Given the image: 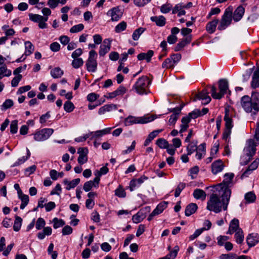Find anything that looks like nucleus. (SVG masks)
Segmentation results:
<instances>
[{
  "label": "nucleus",
  "instance_id": "f03ea898",
  "mask_svg": "<svg viewBox=\"0 0 259 259\" xmlns=\"http://www.w3.org/2000/svg\"><path fill=\"white\" fill-rule=\"evenodd\" d=\"M234 175L233 173H226L224 175V179L222 183L219 184L213 187L218 191L222 192V194H225L228 197L231 196V190L230 189L233 185V179Z\"/></svg>",
  "mask_w": 259,
  "mask_h": 259
},
{
  "label": "nucleus",
  "instance_id": "3c124183",
  "mask_svg": "<svg viewBox=\"0 0 259 259\" xmlns=\"http://www.w3.org/2000/svg\"><path fill=\"white\" fill-rule=\"evenodd\" d=\"M52 222L53 223V227L55 229H57L62 227L65 224V222L63 220L58 219L57 218H54L53 219Z\"/></svg>",
  "mask_w": 259,
  "mask_h": 259
},
{
  "label": "nucleus",
  "instance_id": "bf43d9fd",
  "mask_svg": "<svg viewBox=\"0 0 259 259\" xmlns=\"http://www.w3.org/2000/svg\"><path fill=\"white\" fill-rule=\"evenodd\" d=\"M126 28V23L124 21H122L119 23L115 28V31L117 33L121 32L124 30Z\"/></svg>",
  "mask_w": 259,
  "mask_h": 259
},
{
  "label": "nucleus",
  "instance_id": "0e129e2a",
  "mask_svg": "<svg viewBox=\"0 0 259 259\" xmlns=\"http://www.w3.org/2000/svg\"><path fill=\"white\" fill-rule=\"evenodd\" d=\"M18 120H14L12 121L10 124V132L12 134H16L18 131Z\"/></svg>",
  "mask_w": 259,
  "mask_h": 259
},
{
  "label": "nucleus",
  "instance_id": "393cba45",
  "mask_svg": "<svg viewBox=\"0 0 259 259\" xmlns=\"http://www.w3.org/2000/svg\"><path fill=\"white\" fill-rule=\"evenodd\" d=\"M247 244L249 247L255 246L259 242V235L257 234H250L246 237Z\"/></svg>",
  "mask_w": 259,
  "mask_h": 259
},
{
  "label": "nucleus",
  "instance_id": "4c0bfd02",
  "mask_svg": "<svg viewBox=\"0 0 259 259\" xmlns=\"http://www.w3.org/2000/svg\"><path fill=\"white\" fill-rule=\"evenodd\" d=\"M167 206V203L162 202L160 203L153 211V214L158 215L161 213Z\"/></svg>",
  "mask_w": 259,
  "mask_h": 259
},
{
  "label": "nucleus",
  "instance_id": "69168bd1",
  "mask_svg": "<svg viewBox=\"0 0 259 259\" xmlns=\"http://www.w3.org/2000/svg\"><path fill=\"white\" fill-rule=\"evenodd\" d=\"M209 110L207 108H203L201 110L200 109H195V118L202 116L207 114Z\"/></svg>",
  "mask_w": 259,
  "mask_h": 259
},
{
  "label": "nucleus",
  "instance_id": "a18cd8bd",
  "mask_svg": "<svg viewBox=\"0 0 259 259\" xmlns=\"http://www.w3.org/2000/svg\"><path fill=\"white\" fill-rule=\"evenodd\" d=\"M145 29L142 27H140L137 29H136L133 34L132 38L134 40H137L141 35L144 32Z\"/></svg>",
  "mask_w": 259,
  "mask_h": 259
},
{
  "label": "nucleus",
  "instance_id": "13d9d810",
  "mask_svg": "<svg viewBox=\"0 0 259 259\" xmlns=\"http://www.w3.org/2000/svg\"><path fill=\"white\" fill-rule=\"evenodd\" d=\"M46 225V222L45 220L42 218H39L36 222L35 228L37 230H41L42 228H44Z\"/></svg>",
  "mask_w": 259,
  "mask_h": 259
},
{
  "label": "nucleus",
  "instance_id": "f257e3e1",
  "mask_svg": "<svg viewBox=\"0 0 259 259\" xmlns=\"http://www.w3.org/2000/svg\"><path fill=\"white\" fill-rule=\"evenodd\" d=\"M212 191L213 193L207 202V208L215 213L221 211L222 209L227 210L231 196L228 198L226 194H222L221 191H218L213 188Z\"/></svg>",
  "mask_w": 259,
  "mask_h": 259
},
{
  "label": "nucleus",
  "instance_id": "4be33fe9",
  "mask_svg": "<svg viewBox=\"0 0 259 259\" xmlns=\"http://www.w3.org/2000/svg\"><path fill=\"white\" fill-rule=\"evenodd\" d=\"M259 164V159H256L253 162H252L246 169V170L242 174L241 178L243 179L245 177H247L252 171L256 169Z\"/></svg>",
  "mask_w": 259,
  "mask_h": 259
},
{
  "label": "nucleus",
  "instance_id": "ea45409f",
  "mask_svg": "<svg viewBox=\"0 0 259 259\" xmlns=\"http://www.w3.org/2000/svg\"><path fill=\"white\" fill-rule=\"evenodd\" d=\"M244 199L246 203H252L255 201L256 196L253 192H249L245 194Z\"/></svg>",
  "mask_w": 259,
  "mask_h": 259
},
{
  "label": "nucleus",
  "instance_id": "9b49d317",
  "mask_svg": "<svg viewBox=\"0 0 259 259\" xmlns=\"http://www.w3.org/2000/svg\"><path fill=\"white\" fill-rule=\"evenodd\" d=\"M208 94V91L206 88L198 91V94L195 93V101L197 100H200L202 105L208 104L211 100Z\"/></svg>",
  "mask_w": 259,
  "mask_h": 259
},
{
  "label": "nucleus",
  "instance_id": "f3484780",
  "mask_svg": "<svg viewBox=\"0 0 259 259\" xmlns=\"http://www.w3.org/2000/svg\"><path fill=\"white\" fill-rule=\"evenodd\" d=\"M77 153L79 154L77 161L80 164H83L88 161V149L87 148H79L78 149Z\"/></svg>",
  "mask_w": 259,
  "mask_h": 259
},
{
  "label": "nucleus",
  "instance_id": "7c9ffc66",
  "mask_svg": "<svg viewBox=\"0 0 259 259\" xmlns=\"http://www.w3.org/2000/svg\"><path fill=\"white\" fill-rule=\"evenodd\" d=\"M184 8L183 4L180 3L176 5L172 10V14H178V16L180 17L186 14L185 11L184 10Z\"/></svg>",
  "mask_w": 259,
  "mask_h": 259
},
{
  "label": "nucleus",
  "instance_id": "cd10ccee",
  "mask_svg": "<svg viewBox=\"0 0 259 259\" xmlns=\"http://www.w3.org/2000/svg\"><path fill=\"white\" fill-rule=\"evenodd\" d=\"M80 182V179L79 178L75 179L71 181H69L67 179H65L63 181L64 184L66 185V189L67 190H69L71 189L75 188Z\"/></svg>",
  "mask_w": 259,
  "mask_h": 259
},
{
  "label": "nucleus",
  "instance_id": "37998d69",
  "mask_svg": "<svg viewBox=\"0 0 259 259\" xmlns=\"http://www.w3.org/2000/svg\"><path fill=\"white\" fill-rule=\"evenodd\" d=\"M193 145L192 144H190L187 146V150H188V153L187 155L186 154H183L181 156V160L184 163H186L188 162L189 161V158L188 157V155H191L192 153H193L194 150L193 149Z\"/></svg>",
  "mask_w": 259,
  "mask_h": 259
},
{
  "label": "nucleus",
  "instance_id": "58836bf2",
  "mask_svg": "<svg viewBox=\"0 0 259 259\" xmlns=\"http://www.w3.org/2000/svg\"><path fill=\"white\" fill-rule=\"evenodd\" d=\"M218 23V20H213L209 22L206 25V30L209 33H212L215 30L217 25Z\"/></svg>",
  "mask_w": 259,
  "mask_h": 259
},
{
  "label": "nucleus",
  "instance_id": "9d476101",
  "mask_svg": "<svg viewBox=\"0 0 259 259\" xmlns=\"http://www.w3.org/2000/svg\"><path fill=\"white\" fill-rule=\"evenodd\" d=\"M52 128H44L37 131L34 135V139L36 141H44L47 140L53 133Z\"/></svg>",
  "mask_w": 259,
  "mask_h": 259
},
{
  "label": "nucleus",
  "instance_id": "aec40b11",
  "mask_svg": "<svg viewBox=\"0 0 259 259\" xmlns=\"http://www.w3.org/2000/svg\"><path fill=\"white\" fill-rule=\"evenodd\" d=\"M194 114V111H192L191 113L189 114V115L187 116L184 117L182 119V124L181 125V129L180 130V133H182L186 131L188 127V124L190 122L191 119L192 118V115Z\"/></svg>",
  "mask_w": 259,
  "mask_h": 259
},
{
  "label": "nucleus",
  "instance_id": "8fccbe9b",
  "mask_svg": "<svg viewBox=\"0 0 259 259\" xmlns=\"http://www.w3.org/2000/svg\"><path fill=\"white\" fill-rule=\"evenodd\" d=\"M156 144L161 149H165L168 146V142L163 138H160L157 140Z\"/></svg>",
  "mask_w": 259,
  "mask_h": 259
},
{
  "label": "nucleus",
  "instance_id": "4d7b16f0",
  "mask_svg": "<svg viewBox=\"0 0 259 259\" xmlns=\"http://www.w3.org/2000/svg\"><path fill=\"white\" fill-rule=\"evenodd\" d=\"M84 28V25L82 24H79L72 26L70 29V32L71 33H77L81 31Z\"/></svg>",
  "mask_w": 259,
  "mask_h": 259
},
{
  "label": "nucleus",
  "instance_id": "c03bdc74",
  "mask_svg": "<svg viewBox=\"0 0 259 259\" xmlns=\"http://www.w3.org/2000/svg\"><path fill=\"white\" fill-rule=\"evenodd\" d=\"M206 198L205 192L201 189H195V199L204 200Z\"/></svg>",
  "mask_w": 259,
  "mask_h": 259
},
{
  "label": "nucleus",
  "instance_id": "49530a36",
  "mask_svg": "<svg viewBox=\"0 0 259 259\" xmlns=\"http://www.w3.org/2000/svg\"><path fill=\"white\" fill-rule=\"evenodd\" d=\"M109 171V169L106 166H103L99 170H96L94 172L95 178H98L100 179V177L102 175H106Z\"/></svg>",
  "mask_w": 259,
  "mask_h": 259
},
{
  "label": "nucleus",
  "instance_id": "2eb2a0df",
  "mask_svg": "<svg viewBox=\"0 0 259 259\" xmlns=\"http://www.w3.org/2000/svg\"><path fill=\"white\" fill-rule=\"evenodd\" d=\"M149 210L150 208L148 207L140 210L136 214L133 216V222L136 224L141 222L146 217V211H149Z\"/></svg>",
  "mask_w": 259,
  "mask_h": 259
},
{
  "label": "nucleus",
  "instance_id": "864d4df0",
  "mask_svg": "<svg viewBox=\"0 0 259 259\" xmlns=\"http://www.w3.org/2000/svg\"><path fill=\"white\" fill-rule=\"evenodd\" d=\"M29 19L33 22L38 23L42 19H44L45 17L38 14H30L29 15Z\"/></svg>",
  "mask_w": 259,
  "mask_h": 259
},
{
  "label": "nucleus",
  "instance_id": "c9c22d12",
  "mask_svg": "<svg viewBox=\"0 0 259 259\" xmlns=\"http://www.w3.org/2000/svg\"><path fill=\"white\" fill-rule=\"evenodd\" d=\"M25 52L26 55H30L34 50V47L30 41H26L24 42Z\"/></svg>",
  "mask_w": 259,
  "mask_h": 259
},
{
  "label": "nucleus",
  "instance_id": "774afa93",
  "mask_svg": "<svg viewBox=\"0 0 259 259\" xmlns=\"http://www.w3.org/2000/svg\"><path fill=\"white\" fill-rule=\"evenodd\" d=\"M250 99L253 103H256L257 107L259 109V93L254 92L252 94Z\"/></svg>",
  "mask_w": 259,
  "mask_h": 259
},
{
  "label": "nucleus",
  "instance_id": "79ce46f5",
  "mask_svg": "<svg viewBox=\"0 0 259 259\" xmlns=\"http://www.w3.org/2000/svg\"><path fill=\"white\" fill-rule=\"evenodd\" d=\"M22 219L21 217L16 215L14 223L13 229L15 231H19L22 226Z\"/></svg>",
  "mask_w": 259,
  "mask_h": 259
},
{
  "label": "nucleus",
  "instance_id": "a19ab883",
  "mask_svg": "<svg viewBox=\"0 0 259 259\" xmlns=\"http://www.w3.org/2000/svg\"><path fill=\"white\" fill-rule=\"evenodd\" d=\"M235 239L237 243L241 244L244 240V234L242 229H239V231L235 233Z\"/></svg>",
  "mask_w": 259,
  "mask_h": 259
},
{
  "label": "nucleus",
  "instance_id": "412c9836",
  "mask_svg": "<svg viewBox=\"0 0 259 259\" xmlns=\"http://www.w3.org/2000/svg\"><path fill=\"white\" fill-rule=\"evenodd\" d=\"M245 13V9L242 6H238L234 11L232 15L233 20L235 22L239 21L243 17Z\"/></svg>",
  "mask_w": 259,
  "mask_h": 259
},
{
  "label": "nucleus",
  "instance_id": "473e14b6",
  "mask_svg": "<svg viewBox=\"0 0 259 259\" xmlns=\"http://www.w3.org/2000/svg\"><path fill=\"white\" fill-rule=\"evenodd\" d=\"M11 74V70L8 69L6 65H4L0 66V79L4 77H9Z\"/></svg>",
  "mask_w": 259,
  "mask_h": 259
},
{
  "label": "nucleus",
  "instance_id": "5701e85b",
  "mask_svg": "<svg viewBox=\"0 0 259 259\" xmlns=\"http://www.w3.org/2000/svg\"><path fill=\"white\" fill-rule=\"evenodd\" d=\"M241 229L239 227V220L237 219H233L230 223L228 231L227 232L228 234H232Z\"/></svg>",
  "mask_w": 259,
  "mask_h": 259
},
{
  "label": "nucleus",
  "instance_id": "ddd939ff",
  "mask_svg": "<svg viewBox=\"0 0 259 259\" xmlns=\"http://www.w3.org/2000/svg\"><path fill=\"white\" fill-rule=\"evenodd\" d=\"M147 180H148V177L144 175L138 179L132 180L130 181L129 186L130 191H133L136 188L139 187Z\"/></svg>",
  "mask_w": 259,
  "mask_h": 259
},
{
  "label": "nucleus",
  "instance_id": "39448f33",
  "mask_svg": "<svg viewBox=\"0 0 259 259\" xmlns=\"http://www.w3.org/2000/svg\"><path fill=\"white\" fill-rule=\"evenodd\" d=\"M219 92H217V88L214 85L211 87V96L215 99H221L229 90L228 82L227 80L222 79L219 81Z\"/></svg>",
  "mask_w": 259,
  "mask_h": 259
},
{
  "label": "nucleus",
  "instance_id": "052dcab7",
  "mask_svg": "<svg viewBox=\"0 0 259 259\" xmlns=\"http://www.w3.org/2000/svg\"><path fill=\"white\" fill-rule=\"evenodd\" d=\"M22 75L18 74L15 76L11 81V85L12 87H16L18 85L19 82L21 80Z\"/></svg>",
  "mask_w": 259,
  "mask_h": 259
},
{
  "label": "nucleus",
  "instance_id": "338daca9",
  "mask_svg": "<svg viewBox=\"0 0 259 259\" xmlns=\"http://www.w3.org/2000/svg\"><path fill=\"white\" fill-rule=\"evenodd\" d=\"M172 6L170 4H166L161 6L160 11L162 13L166 14L171 10Z\"/></svg>",
  "mask_w": 259,
  "mask_h": 259
},
{
  "label": "nucleus",
  "instance_id": "5fc2aeb1",
  "mask_svg": "<svg viewBox=\"0 0 259 259\" xmlns=\"http://www.w3.org/2000/svg\"><path fill=\"white\" fill-rule=\"evenodd\" d=\"M175 65L174 62H172L171 58H167L162 64V67L168 68L173 67Z\"/></svg>",
  "mask_w": 259,
  "mask_h": 259
},
{
  "label": "nucleus",
  "instance_id": "dca6fc26",
  "mask_svg": "<svg viewBox=\"0 0 259 259\" xmlns=\"http://www.w3.org/2000/svg\"><path fill=\"white\" fill-rule=\"evenodd\" d=\"M111 40L109 38L105 39L103 44L100 46L99 54L100 56H104L109 52L111 48Z\"/></svg>",
  "mask_w": 259,
  "mask_h": 259
},
{
  "label": "nucleus",
  "instance_id": "72a5a7b5",
  "mask_svg": "<svg viewBox=\"0 0 259 259\" xmlns=\"http://www.w3.org/2000/svg\"><path fill=\"white\" fill-rule=\"evenodd\" d=\"M179 250V247L177 245L175 246L172 251L164 257H160L158 259H174L177 255L178 252Z\"/></svg>",
  "mask_w": 259,
  "mask_h": 259
},
{
  "label": "nucleus",
  "instance_id": "0eeeda50",
  "mask_svg": "<svg viewBox=\"0 0 259 259\" xmlns=\"http://www.w3.org/2000/svg\"><path fill=\"white\" fill-rule=\"evenodd\" d=\"M241 104L243 109L246 112H253L255 113L259 111L257 104L253 103L248 96H244L242 97Z\"/></svg>",
  "mask_w": 259,
  "mask_h": 259
},
{
  "label": "nucleus",
  "instance_id": "a211bd4d",
  "mask_svg": "<svg viewBox=\"0 0 259 259\" xmlns=\"http://www.w3.org/2000/svg\"><path fill=\"white\" fill-rule=\"evenodd\" d=\"M107 15L111 16L112 21H117L121 18L122 13L119 8H113L108 11Z\"/></svg>",
  "mask_w": 259,
  "mask_h": 259
},
{
  "label": "nucleus",
  "instance_id": "6e6d98bb",
  "mask_svg": "<svg viewBox=\"0 0 259 259\" xmlns=\"http://www.w3.org/2000/svg\"><path fill=\"white\" fill-rule=\"evenodd\" d=\"M185 215L186 216H190L194 213V203H191L189 204L185 209Z\"/></svg>",
  "mask_w": 259,
  "mask_h": 259
},
{
  "label": "nucleus",
  "instance_id": "680f3d73",
  "mask_svg": "<svg viewBox=\"0 0 259 259\" xmlns=\"http://www.w3.org/2000/svg\"><path fill=\"white\" fill-rule=\"evenodd\" d=\"M87 135L88 136V139H90V140H98L101 137H100V135L99 134V132H98V131L96 132H90L88 134H87Z\"/></svg>",
  "mask_w": 259,
  "mask_h": 259
},
{
  "label": "nucleus",
  "instance_id": "bb28decb",
  "mask_svg": "<svg viewBox=\"0 0 259 259\" xmlns=\"http://www.w3.org/2000/svg\"><path fill=\"white\" fill-rule=\"evenodd\" d=\"M30 155L31 153L29 150L28 149V148H26V156H23L22 157L18 158L17 160L13 164L12 167L18 166L23 164L29 158Z\"/></svg>",
  "mask_w": 259,
  "mask_h": 259
},
{
  "label": "nucleus",
  "instance_id": "e433bc0d",
  "mask_svg": "<svg viewBox=\"0 0 259 259\" xmlns=\"http://www.w3.org/2000/svg\"><path fill=\"white\" fill-rule=\"evenodd\" d=\"M251 87L253 88H256L259 87V70L255 71L253 73Z\"/></svg>",
  "mask_w": 259,
  "mask_h": 259
},
{
  "label": "nucleus",
  "instance_id": "de8ad7c7",
  "mask_svg": "<svg viewBox=\"0 0 259 259\" xmlns=\"http://www.w3.org/2000/svg\"><path fill=\"white\" fill-rule=\"evenodd\" d=\"M74 108L75 106L71 102L67 101L64 103V109L66 112L68 113L71 112L73 111Z\"/></svg>",
  "mask_w": 259,
  "mask_h": 259
},
{
  "label": "nucleus",
  "instance_id": "1a4fd4ad",
  "mask_svg": "<svg viewBox=\"0 0 259 259\" xmlns=\"http://www.w3.org/2000/svg\"><path fill=\"white\" fill-rule=\"evenodd\" d=\"M232 8L229 7L226 10L222 16L220 25L218 26V29L220 30L225 29L231 23L233 19Z\"/></svg>",
  "mask_w": 259,
  "mask_h": 259
},
{
  "label": "nucleus",
  "instance_id": "6e6552de",
  "mask_svg": "<svg viewBox=\"0 0 259 259\" xmlns=\"http://www.w3.org/2000/svg\"><path fill=\"white\" fill-rule=\"evenodd\" d=\"M97 54L94 50L90 51L89 54V57L86 61L85 65L87 69L89 72H95L97 69Z\"/></svg>",
  "mask_w": 259,
  "mask_h": 259
},
{
  "label": "nucleus",
  "instance_id": "f704fd0d",
  "mask_svg": "<svg viewBox=\"0 0 259 259\" xmlns=\"http://www.w3.org/2000/svg\"><path fill=\"white\" fill-rule=\"evenodd\" d=\"M51 75L54 78H60L64 73L63 71L59 67H55L51 71Z\"/></svg>",
  "mask_w": 259,
  "mask_h": 259
},
{
  "label": "nucleus",
  "instance_id": "7ed1b4c3",
  "mask_svg": "<svg viewBox=\"0 0 259 259\" xmlns=\"http://www.w3.org/2000/svg\"><path fill=\"white\" fill-rule=\"evenodd\" d=\"M256 146L253 139H249L247 141L246 146L243 150L244 154L241 156L240 159V164L241 165H246L250 161L251 157L255 153Z\"/></svg>",
  "mask_w": 259,
  "mask_h": 259
},
{
  "label": "nucleus",
  "instance_id": "20e7f679",
  "mask_svg": "<svg viewBox=\"0 0 259 259\" xmlns=\"http://www.w3.org/2000/svg\"><path fill=\"white\" fill-rule=\"evenodd\" d=\"M150 83L151 81L147 76H142L138 79L132 89L139 95L147 94L148 93Z\"/></svg>",
  "mask_w": 259,
  "mask_h": 259
},
{
  "label": "nucleus",
  "instance_id": "603ef678",
  "mask_svg": "<svg viewBox=\"0 0 259 259\" xmlns=\"http://www.w3.org/2000/svg\"><path fill=\"white\" fill-rule=\"evenodd\" d=\"M115 195L118 197L124 198L126 196V192L124 189L119 185L115 190Z\"/></svg>",
  "mask_w": 259,
  "mask_h": 259
},
{
  "label": "nucleus",
  "instance_id": "c85d7f7f",
  "mask_svg": "<svg viewBox=\"0 0 259 259\" xmlns=\"http://www.w3.org/2000/svg\"><path fill=\"white\" fill-rule=\"evenodd\" d=\"M152 22H154L158 26L162 27L165 25L166 20L163 16H153L150 18Z\"/></svg>",
  "mask_w": 259,
  "mask_h": 259
},
{
  "label": "nucleus",
  "instance_id": "c756f323",
  "mask_svg": "<svg viewBox=\"0 0 259 259\" xmlns=\"http://www.w3.org/2000/svg\"><path fill=\"white\" fill-rule=\"evenodd\" d=\"M153 51L149 50L146 53H142L139 54L138 55L137 58L139 60H146L147 62H150L151 57L153 56Z\"/></svg>",
  "mask_w": 259,
  "mask_h": 259
},
{
  "label": "nucleus",
  "instance_id": "e2e57ef3",
  "mask_svg": "<svg viewBox=\"0 0 259 259\" xmlns=\"http://www.w3.org/2000/svg\"><path fill=\"white\" fill-rule=\"evenodd\" d=\"M36 169V166L35 165H31L24 169V174L26 177H29L30 175L33 174Z\"/></svg>",
  "mask_w": 259,
  "mask_h": 259
},
{
  "label": "nucleus",
  "instance_id": "a878e982",
  "mask_svg": "<svg viewBox=\"0 0 259 259\" xmlns=\"http://www.w3.org/2000/svg\"><path fill=\"white\" fill-rule=\"evenodd\" d=\"M196 156L198 159H201L202 157H204L206 154V144L205 143L201 144L196 149Z\"/></svg>",
  "mask_w": 259,
  "mask_h": 259
},
{
  "label": "nucleus",
  "instance_id": "09e8293b",
  "mask_svg": "<svg viewBox=\"0 0 259 259\" xmlns=\"http://www.w3.org/2000/svg\"><path fill=\"white\" fill-rule=\"evenodd\" d=\"M83 62L82 58H76L72 60L71 65L74 68L77 69L82 66Z\"/></svg>",
  "mask_w": 259,
  "mask_h": 259
},
{
  "label": "nucleus",
  "instance_id": "423d86ee",
  "mask_svg": "<svg viewBox=\"0 0 259 259\" xmlns=\"http://www.w3.org/2000/svg\"><path fill=\"white\" fill-rule=\"evenodd\" d=\"M154 119L153 116L136 117L130 115L125 118L124 124L125 126L132 125L134 124H144L152 121Z\"/></svg>",
  "mask_w": 259,
  "mask_h": 259
},
{
  "label": "nucleus",
  "instance_id": "2f4dec72",
  "mask_svg": "<svg viewBox=\"0 0 259 259\" xmlns=\"http://www.w3.org/2000/svg\"><path fill=\"white\" fill-rule=\"evenodd\" d=\"M18 196L19 198L21 200V204L20 205V208L21 209H23L29 202V197L27 195L24 194L22 193V192L20 193L19 192H18Z\"/></svg>",
  "mask_w": 259,
  "mask_h": 259
},
{
  "label": "nucleus",
  "instance_id": "6ab92c4d",
  "mask_svg": "<svg viewBox=\"0 0 259 259\" xmlns=\"http://www.w3.org/2000/svg\"><path fill=\"white\" fill-rule=\"evenodd\" d=\"M100 181V178H95L93 181L86 182L83 185V190L85 192H89L93 187L98 188L99 187Z\"/></svg>",
  "mask_w": 259,
  "mask_h": 259
},
{
  "label": "nucleus",
  "instance_id": "4468645a",
  "mask_svg": "<svg viewBox=\"0 0 259 259\" xmlns=\"http://www.w3.org/2000/svg\"><path fill=\"white\" fill-rule=\"evenodd\" d=\"M225 165L223 161L221 159H218L211 164V172L213 175H217L222 171Z\"/></svg>",
  "mask_w": 259,
  "mask_h": 259
},
{
  "label": "nucleus",
  "instance_id": "f8f14e48",
  "mask_svg": "<svg viewBox=\"0 0 259 259\" xmlns=\"http://www.w3.org/2000/svg\"><path fill=\"white\" fill-rule=\"evenodd\" d=\"M224 120L225 121L226 128L223 133V139L227 140L230 136L231 129L233 126L232 119L229 117V112L228 111H226Z\"/></svg>",
  "mask_w": 259,
  "mask_h": 259
},
{
  "label": "nucleus",
  "instance_id": "b1692460",
  "mask_svg": "<svg viewBox=\"0 0 259 259\" xmlns=\"http://www.w3.org/2000/svg\"><path fill=\"white\" fill-rule=\"evenodd\" d=\"M192 39V35L188 36L182 39L175 47V51L178 52L182 50L185 46L190 43Z\"/></svg>",
  "mask_w": 259,
  "mask_h": 259
}]
</instances>
